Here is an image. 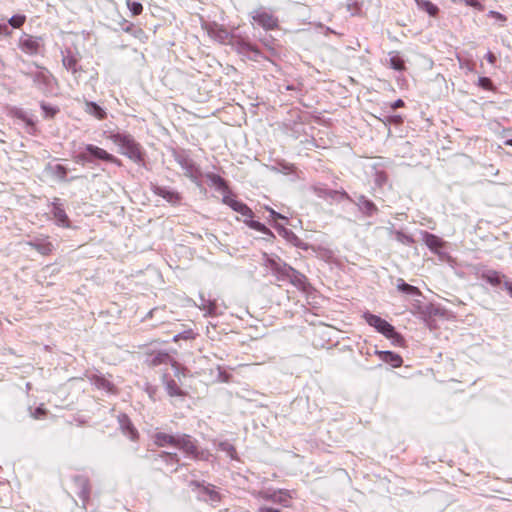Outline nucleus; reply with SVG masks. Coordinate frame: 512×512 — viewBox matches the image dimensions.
Returning a JSON list of instances; mask_svg holds the SVG:
<instances>
[{"instance_id": "5fc2aeb1", "label": "nucleus", "mask_w": 512, "mask_h": 512, "mask_svg": "<svg viewBox=\"0 0 512 512\" xmlns=\"http://www.w3.org/2000/svg\"><path fill=\"white\" fill-rule=\"evenodd\" d=\"M3 28H6V25L0 26V30H3Z\"/></svg>"}, {"instance_id": "39448f33", "label": "nucleus", "mask_w": 512, "mask_h": 512, "mask_svg": "<svg viewBox=\"0 0 512 512\" xmlns=\"http://www.w3.org/2000/svg\"><path fill=\"white\" fill-rule=\"evenodd\" d=\"M251 19L253 24H256L265 31H275L280 28L279 18L263 7L252 11Z\"/></svg>"}, {"instance_id": "79ce46f5", "label": "nucleus", "mask_w": 512, "mask_h": 512, "mask_svg": "<svg viewBox=\"0 0 512 512\" xmlns=\"http://www.w3.org/2000/svg\"><path fill=\"white\" fill-rule=\"evenodd\" d=\"M486 60H487L490 64H492V65H493V64H495V63H496L497 58H496V56H495V54H494V53H492V52H488V53L486 54Z\"/></svg>"}, {"instance_id": "e433bc0d", "label": "nucleus", "mask_w": 512, "mask_h": 512, "mask_svg": "<svg viewBox=\"0 0 512 512\" xmlns=\"http://www.w3.org/2000/svg\"><path fill=\"white\" fill-rule=\"evenodd\" d=\"M464 3L467 6L476 8L479 11L484 10V6L482 5V3L479 0H464Z\"/></svg>"}, {"instance_id": "4468645a", "label": "nucleus", "mask_w": 512, "mask_h": 512, "mask_svg": "<svg viewBox=\"0 0 512 512\" xmlns=\"http://www.w3.org/2000/svg\"><path fill=\"white\" fill-rule=\"evenodd\" d=\"M480 278L485 280L487 283L494 287L503 285L504 280H507L504 274L493 269L483 271L480 274Z\"/></svg>"}, {"instance_id": "864d4df0", "label": "nucleus", "mask_w": 512, "mask_h": 512, "mask_svg": "<svg viewBox=\"0 0 512 512\" xmlns=\"http://www.w3.org/2000/svg\"><path fill=\"white\" fill-rule=\"evenodd\" d=\"M138 32H139L140 34H144V31H143L142 29H139V30H138Z\"/></svg>"}, {"instance_id": "cd10ccee", "label": "nucleus", "mask_w": 512, "mask_h": 512, "mask_svg": "<svg viewBox=\"0 0 512 512\" xmlns=\"http://www.w3.org/2000/svg\"><path fill=\"white\" fill-rule=\"evenodd\" d=\"M210 35L216 39H219L221 42H225L229 38V33L224 28L211 29Z\"/></svg>"}, {"instance_id": "473e14b6", "label": "nucleus", "mask_w": 512, "mask_h": 512, "mask_svg": "<svg viewBox=\"0 0 512 512\" xmlns=\"http://www.w3.org/2000/svg\"><path fill=\"white\" fill-rule=\"evenodd\" d=\"M124 431L130 437L131 440L135 441L138 439V431L133 427V425L129 421L127 425L124 427Z\"/></svg>"}, {"instance_id": "4be33fe9", "label": "nucleus", "mask_w": 512, "mask_h": 512, "mask_svg": "<svg viewBox=\"0 0 512 512\" xmlns=\"http://www.w3.org/2000/svg\"><path fill=\"white\" fill-rule=\"evenodd\" d=\"M424 242L434 252H438V250H440L444 246V242L442 241L441 238L427 232L424 235Z\"/></svg>"}, {"instance_id": "ea45409f", "label": "nucleus", "mask_w": 512, "mask_h": 512, "mask_svg": "<svg viewBox=\"0 0 512 512\" xmlns=\"http://www.w3.org/2000/svg\"><path fill=\"white\" fill-rule=\"evenodd\" d=\"M503 286L504 288L506 289V291L508 292V294L511 296L512 298V281L510 280H504L503 282Z\"/></svg>"}, {"instance_id": "423d86ee", "label": "nucleus", "mask_w": 512, "mask_h": 512, "mask_svg": "<svg viewBox=\"0 0 512 512\" xmlns=\"http://www.w3.org/2000/svg\"><path fill=\"white\" fill-rule=\"evenodd\" d=\"M176 448L194 460H207L209 456L208 453L199 449L197 441L188 434L178 435Z\"/></svg>"}, {"instance_id": "f257e3e1", "label": "nucleus", "mask_w": 512, "mask_h": 512, "mask_svg": "<svg viewBox=\"0 0 512 512\" xmlns=\"http://www.w3.org/2000/svg\"><path fill=\"white\" fill-rule=\"evenodd\" d=\"M106 139L119 148V153L135 163H143L145 153L139 142L127 132H109Z\"/></svg>"}, {"instance_id": "c03bdc74", "label": "nucleus", "mask_w": 512, "mask_h": 512, "mask_svg": "<svg viewBox=\"0 0 512 512\" xmlns=\"http://www.w3.org/2000/svg\"><path fill=\"white\" fill-rule=\"evenodd\" d=\"M189 485L193 488H201L203 490V487H205V485L199 481H196V480H192L190 481Z\"/></svg>"}, {"instance_id": "9b49d317", "label": "nucleus", "mask_w": 512, "mask_h": 512, "mask_svg": "<svg viewBox=\"0 0 512 512\" xmlns=\"http://www.w3.org/2000/svg\"><path fill=\"white\" fill-rule=\"evenodd\" d=\"M162 382L170 397L185 398L187 396V392L176 382L175 379L169 377L167 374L162 376Z\"/></svg>"}, {"instance_id": "20e7f679", "label": "nucleus", "mask_w": 512, "mask_h": 512, "mask_svg": "<svg viewBox=\"0 0 512 512\" xmlns=\"http://www.w3.org/2000/svg\"><path fill=\"white\" fill-rule=\"evenodd\" d=\"M145 363L147 366L151 368L160 366L162 364H170L175 370V377L180 379L181 376H186V368H184L177 361H175L167 352L157 351L148 353Z\"/></svg>"}, {"instance_id": "6ab92c4d", "label": "nucleus", "mask_w": 512, "mask_h": 512, "mask_svg": "<svg viewBox=\"0 0 512 512\" xmlns=\"http://www.w3.org/2000/svg\"><path fill=\"white\" fill-rule=\"evenodd\" d=\"M9 115L13 118L23 121L28 127H30V134L36 133L37 127L35 122L30 117H28L23 110L13 107L10 109Z\"/></svg>"}, {"instance_id": "c85d7f7f", "label": "nucleus", "mask_w": 512, "mask_h": 512, "mask_svg": "<svg viewBox=\"0 0 512 512\" xmlns=\"http://www.w3.org/2000/svg\"><path fill=\"white\" fill-rule=\"evenodd\" d=\"M26 22V16L25 15H22V14H17V15H14L12 16L9 20H8V23L13 27V28H21L24 23Z\"/></svg>"}, {"instance_id": "7c9ffc66", "label": "nucleus", "mask_w": 512, "mask_h": 512, "mask_svg": "<svg viewBox=\"0 0 512 512\" xmlns=\"http://www.w3.org/2000/svg\"><path fill=\"white\" fill-rule=\"evenodd\" d=\"M478 85L485 90H489V91L494 90L493 83H492L491 79L488 77H480L478 79Z\"/></svg>"}, {"instance_id": "4c0bfd02", "label": "nucleus", "mask_w": 512, "mask_h": 512, "mask_svg": "<svg viewBox=\"0 0 512 512\" xmlns=\"http://www.w3.org/2000/svg\"><path fill=\"white\" fill-rule=\"evenodd\" d=\"M318 254L320 257H322L326 260H330L333 257V252L330 249H326V248H319Z\"/></svg>"}, {"instance_id": "1a4fd4ad", "label": "nucleus", "mask_w": 512, "mask_h": 512, "mask_svg": "<svg viewBox=\"0 0 512 512\" xmlns=\"http://www.w3.org/2000/svg\"><path fill=\"white\" fill-rule=\"evenodd\" d=\"M19 48L28 55H35L40 49V38L24 34L19 39Z\"/></svg>"}, {"instance_id": "412c9836", "label": "nucleus", "mask_w": 512, "mask_h": 512, "mask_svg": "<svg viewBox=\"0 0 512 512\" xmlns=\"http://www.w3.org/2000/svg\"><path fill=\"white\" fill-rule=\"evenodd\" d=\"M417 7L426 12L431 17H437L439 14V7L429 0H414Z\"/></svg>"}, {"instance_id": "f03ea898", "label": "nucleus", "mask_w": 512, "mask_h": 512, "mask_svg": "<svg viewBox=\"0 0 512 512\" xmlns=\"http://www.w3.org/2000/svg\"><path fill=\"white\" fill-rule=\"evenodd\" d=\"M223 203L227 204L234 211L240 213L243 217H245L244 222L248 227L263 234H266L270 238H275L273 232L269 228H267L264 224L260 223L259 221L253 220L254 212L245 203L234 199L230 195L223 196Z\"/></svg>"}, {"instance_id": "4d7b16f0", "label": "nucleus", "mask_w": 512, "mask_h": 512, "mask_svg": "<svg viewBox=\"0 0 512 512\" xmlns=\"http://www.w3.org/2000/svg\"><path fill=\"white\" fill-rule=\"evenodd\" d=\"M3 28H6V25L0 26V30H3Z\"/></svg>"}, {"instance_id": "603ef678", "label": "nucleus", "mask_w": 512, "mask_h": 512, "mask_svg": "<svg viewBox=\"0 0 512 512\" xmlns=\"http://www.w3.org/2000/svg\"><path fill=\"white\" fill-rule=\"evenodd\" d=\"M125 31H126V32H130V31H131V26H129V27H127V28H125Z\"/></svg>"}, {"instance_id": "de8ad7c7", "label": "nucleus", "mask_w": 512, "mask_h": 512, "mask_svg": "<svg viewBox=\"0 0 512 512\" xmlns=\"http://www.w3.org/2000/svg\"><path fill=\"white\" fill-rule=\"evenodd\" d=\"M163 455L169 457L171 460H174L175 462L179 461L177 454L164 453Z\"/></svg>"}, {"instance_id": "f704fd0d", "label": "nucleus", "mask_w": 512, "mask_h": 512, "mask_svg": "<svg viewBox=\"0 0 512 512\" xmlns=\"http://www.w3.org/2000/svg\"><path fill=\"white\" fill-rule=\"evenodd\" d=\"M47 415V409L44 408L43 405H40L39 407H37L32 413H31V416L36 419V420H39V419H42L44 418L45 416Z\"/></svg>"}, {"instance_id": "c9c22d12", "label": "nucleus", "mask_w": 512, "mask_h": 512, "mask_svg": "<svg viewBox=\"0 0 512 512\" xmlns=\"http://www.w3.org/2000/svg\"><path fill=\"white\" fill-rule=\"evenodd\" d=\"M204 309L207 310V314L210 316L216 315L217 304L215 302L209 301L207 305H204Z\"/></svg>"}, {"instance_id": "f3484780", "label": "nucleus", "mask_w": 512, "mask_h": 512, "mask_svg": "<svg viewBox=\"0 0 512 512\" xmlns=\"http://www.w3.org/2000/svg\"><path fill=\"white\" fill-rule=\"evenodd\" d=\"M376 355L385 363L390 364L394 368L401 367L403 364L402 357L392 351H376Z\"/></svg>"}, {"instance_id": "72a5a7b5", "label": "nucleus", "mask_w": 512, "mask_h": 512, "mask_svg": "<svg viewBox=\"0 0 512 512\" xmlns=\"http://www.w3.org/2000/svg\"><path fill=\"white\" fill-rule=\"evenodd\" d=\"M267 264L274 272L282 275L285 274L284 266L281 267L274 259L268 258Z\"/></svg>"}, {"instance_id": "8fccbe9b", "label": "nucleus", "mask_w": 512, "mask_h": 512, "mask_svg": "<svg viewBox=\"0 0 512 512\" xmlns=\"http://www.w3.org/2000/svg\"><path fill=\"white\" fill-rule=\"evenodd\" d=\"M270 212L273 215V217L281 218V215L276 213L274 210L270 209Z\"/></svg>"}, {"instance_id": "aec40b11", "label": "nucleus", "mask_w": 512, "mask_h": 512, "mask_svg": "<svg viewBox=\"0 0 512 512\" xmlns=\"http://www.w3.org/2000/svg\"><path fill=\"white\" fill-rule=\"evenodd\" d=\"M285 274L290 282L299 289H305L306 278L304 275L297 273L292 267L284 265Z\"/></svg>"}, {"instance_id": "b1692460", "label": "nucleus", "mask_w": 512, "mask_h": 512, "mask_svg": "<svg viewBox=\"0 0 512 512\" xmlns=\"http://www.w3.org/2000/svg\"><path fill=\"white\" fill-rule=\"evenodd\" d=\"M86 112L96 117L98 120L106 118V112L95 102H86Z\"/></svg>"}, {"instance_id": "6e6d98bb", "label": "nucleus", "mask_w": 512, "mask_h": 512, "mask_svg": "<svg viewBox=\"0 0 512 512\" xmlns=\"http://www.w3.org/2000/svg\"><path fill=\"white\" fill-rule=\"evenodd\" d=\"M3 28H6V25L0 26V30H3Z\"/></svg>"}, {"instance_id": "f8f14e48", "label": "nucleus", "mask_w": 512, "mask_h": 512, "mask_svg": "<svg viewBox=\"0 0 512 512\" xmlns=\"http://www.w3.org/2000/svg\"><path fill=\"white\" fill-rule=\"evenodd\" d=\"M62 64L72 73L76 81H78L81 78L82 73L85 72L83 67L78 64V59L71 53H68L63 57Z\"/></svg>"}, {"instance_id": "a19ab883", "label": "nucleus", "mask_w": 512, "mask_h": 512, "mask_svg": "<svg viewBox=\"0 0 512 512\" xmlns=\"http://www.w3.org/2000/svg\"><path fill=\"white\" fill-rule=\"evenodd\" d=\"M258 512H282L279 509L270 507V506H261Z\"/></svg>"}, {"instance_id": "7ed1b4c3", "label": "nucleus", "mask_w": 512, "mask_h": 512, "mask_svg": "<svg viewBox=\"0 0 512 512\" xmlns=\"http://www.w3.org/2000/svg\"><path fill=\"white\" fill-rule=\"evenodd\" d=\"M363 318L370 326L374 327L386 338L391 339L394 343H400L403 341L402 336L396 332L395 328L385 319L369 312L365 313Z\"/></svg>"}, {"instance_id": "9d476101", "label": "nucleus", "mask_w": 512, "mask_h": 512, "mask_svg": "<svg viewBox=\"0 0 512 512\" xmlns=\"http://www.w3.org/2000/svg\"><path fill=\"white\" fill-rule=\"evenodd\" d=\"M27 245L32 249L36 250L42 256H49L54 251V245L49 240V236L37 238L34 241L27 242Z\"/></svg>"}, {"instance_id": "2eb2a0df", "label": "nucleus", "mask_w": 512, "mask_h": 512, "mask_svg": "<svg viewBox=\"0 0 512 512\" xmlns=\"http://www.w3.org/2000/svg\"><path fill=\"white\" fill-rule=\"evenodd\" d=\"M178 435H171L165 432H156L153 435L154 444L158 447L173 446L176 447Z\"/></svg>"}, {"instance_id": "2f4dec72", "label": "nucleus", "mask_w": 512, "mask_h": 512, "mask_svg": "<svg viewBox=\"0 0 512 512\" xmlns=\"http://www.w3.org/2000/svg\"><path fill=\"white\" fill-rule=\"evenodd\" d=\"M41 108L44 111L45 117L53 118L58 112L59 109L55 107H50L45 103H41Z\"/></svg>"}, {"instance_id": "58836bf2", "label": "nucleus", "mask_w": 512, "mask_h": 512, "mask_svg": "<svg viewBox=\"0 0 512 512\" xmlns=\"http://www.w3.org/2000/svg\"><path fill=\"white\" fill-rule=\"evenodd\" d=\"M56 173L61 177L65 178L67 174V169L63 165H56L55 167Z\"/></svg>"}, {"instance_id": "bb28decb", "label": "nucleus", "mask_w": 512, "mask_h": 512, "mask_svg": "<svg viewBox=\"0 0 512 512\" xmlns=\"http://www.w3.org/2000/svg\"><path fill=\"white\" fill-rule=\"evenodd\" d=\"M126 5L133 16H138L143 12V5L140 2L126 0Z\"/></svg>"}, {"instance_id": "49530a36", "label": "nucleus", "mask_w": 512, "mask_h": 512, "mask_svg": "<svg viewBox=\"0 0 512 512\" xmlns=\"http://www.w3.org/2000/svg\"><path fill=\"white\" fill-rule=\"evenodd\" d=\"M247 48L249 51L255 53L257 56H261V52L256 46L248 45Z\"/></svg>"}, {"instance_id": "393cba45", "label": "nucleus", "mask_w": 512, "mask_h": 512, "mask_svg": "<svg viewBox=\"0 0 512 512\" xmlns=\"http://www.w3.org/2000/svg\"><path fill=\"white\" fill-rule=\"evenodd\" d=\"M397 289L409 295L420 296L422 294L418 287L405 283L403 279H398Z\"/></svg>"}, {"instance_id": "a878e982", "label": "nucleus", "mask_w": 512, "mask_h": 512, "mask_svg": "<svg viewBox=\"0 0 512 512\" xmlns=\"http://www.w3.org/2000/svg\"><path fill=\"white\" fill-rule=\"evenodd\" d=\"M202 492L204 494H206L209 497V500L212 502H219L221 500V496H220L219 492H217L214 489V486H212V485H207V486L203 487Z\"/></svg>"}, {"instance_id": "a211bd4d", "label": "nucleus", "mask_w": 512, "mask_h": 512, "mask_svg": "<svg viewBox=\"0 0 512 512\" xmlns=\"http://www.w3.org/2000/svg\"><path fill=\"white\" fill-rule=\"evenodd\" d=\"M153 192L155 195L164 198L165 200L172 204H176L181 200V196L178 192L169 190L162 186H155L153 188Z\"/></svg>"}, {"instance_id": "0eeeda50", "label": "nucleus", "mask_w": 512, "mask_h": 512, "mask_svg": "<svg viewBox=\"0 0 512 512\" xmlns=\"http://www.w3.org/2000/svg\"><path fill=\"white\" fill-rule=\"evenodd\" d=\"M258 497L263 500L282 505L284 507H290V502L293 498L291 492L285 489H279L273 492L260 491L258 493Z\"/></svg>"}, {"instance_id": "3c124183", "label": "nucleus", "mask_w": 512, "mask_h": 512, "mask_svg": "<svg viewBox=\"0 0 512 512\" xmlns=\"http://www.w3.org/2000/svg\"><path fill=\"white\" fill-rule=\"evenodd\" d=\"M505 145L512 146V139H508L505 141Z\"/></svg>"}, {"instance_id": "dca6fc26", "label": "nucleus", "mask_w": 512, "mask_h": 512, "mask_svg": "<svg viewBox=\"0 0 512 512\" xmlns=\"http://www.w3.org/2000/svg\"><path fill=\"white\" fill-rule=\"evenodd\" d=\"M74 485L78 489L77 494L82 499L83 505H86V502L89 499L90 495V485L86 478L84 477H75Z\"/></svg>"}, {"instance_id": "6e6552de", "label": "nucleus", "mask_w": 512, "mask_h": 512, "mask_svg": "<svg viewBox=\"0 0 512 512\" xmlns=\"http://www.w3.org/2000/svg\"><path fill=\"white\" fill-rule=\"evenodd\" d=\"M85 150L95 159L101 160L103 162L112 163L114 165H117L121 167L123 165L122 161L114 156L113 154L109 153L107 150L93 145V144H87L85 146Z\"/></svg>"}, {"instance_id": "a18cd8bd", "label": "nucleus", "mask_w": 512, "mask_h": 512, "mask_svg": "<svg viewBox=\"0 0 512 512\" xmlns=\"http://www.w3.org/2000/svg\"><path fill=\"white\" fill-rule=\"evenodd\" d=\"M263 45L271 52L273 56L276 55L275 49L270 45L267 40H262Z\"/></svg>"}, {"instance_id": "37998d69", "label": "nucleus", "mask_w": 512, "mask_h": 512, "mask_svg": "<svg viewBox=\"0 0 512 512\" xmlns=\"http://www.w3.org/2000/svg\"><path fill=\"white\" fill-rule=\"evenodd\" d=\"M404 105V101L402 99H398L391 105V108L395 110L397 108L403 107Z\"/></svg>"}, {"instance_id": "5701e85b", "label": "nucleus", "mask_w": 512, "mask_h": 512, "mask_svg": "<svg viewBox=\"0 0 512 512\" xmlns=\"http://www.w3.org/2000/svg\"><path fill=\"white\" fill-rule=\"evenodd\" d=\"M206 178L212 183L216 189L229 193V187L225 179H223L220 175L215 173H208Z\"/></svg>"}, {"instance_id": "09e8293b", "label": "nucleus", "mask_w": 512, "mask_h": 512, "mask_svg": "<svg viewBox=\"0 0 512 512\" xmlns=\"http://www.w3.org/2000/svg\"><path fill=\"white\" fill-rule=\"evenodd\" d=\"M39 78H43V79H45V75H44V73L40 72V73L36 74L35 79L37 80V79H39Z\"/></svg>"}, {"instance_id": "ddd939ff", "label": "nucleus", "mask_w": 512, "mask_h": 512, "mask_svg": "<svg viewBox=\"0 0 512 512\" xmlns=\"http://www.w3.org/2000/svg\"><path fill=\"white\" fill-rule=\"evenodd\" d=\"M59 199H54L52 202V214L54 219L56 220L57 225L69 228L70 227V220L67 216L65 210L61 207V205L58 203Z\"/></svg>"}, {"instance_id": "c756f323", "label": "nucleus", "mask_w": 512, "mask_h": 512, "mask_svg": "<svg viewBox=\"0 0 512 512\" xmlns=\"http://www.w3.org/2000/svg\"><path fill=\"white\" fill-rule=\"evenodd\" d=\"M389 62H390V66L395 70L402 71L405 69L404 61L398 55L391 56L389 59Z\"/></svg>"}]
</instances>
